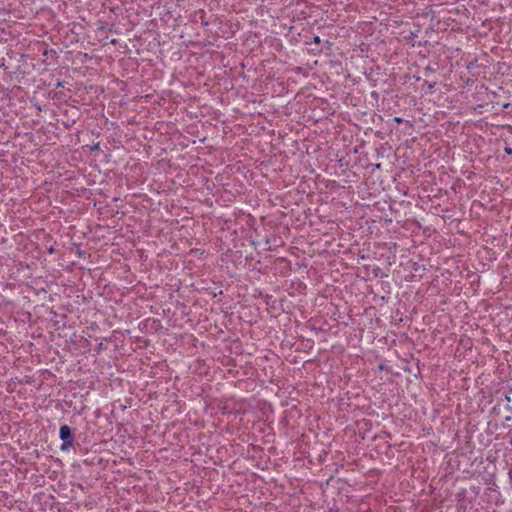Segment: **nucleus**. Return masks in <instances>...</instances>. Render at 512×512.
Masks as SVG:
<instances>
[{
    "label": "nucleus",
    "mask_w": 512,
    "mask_h": 512,
    "mask_svg": "<svg viewBox=\"0 0 512 512\" xmlns=\"http://www.w3.org/2000/svg\"><path fill=\"white\" fill-rule=\"evenodd\" d=\"M60 438L64 441L61 447L62 450L72 445L73 437L69 426L63 425L60 427Z\"/></svg>",
    "instance_id": "nucleus-1"
},
{
    "label": "nucleus",
    "mask_w": 512,
    "mask_h": 512,
    "mask_svg": "<svg viewBox=\"0 0 512 512\" xmlns=\"http://www.w3.org/2000/svg\"><path fill=\"white\" fill-rule=\"evenodd\" d=\"M505 151H506L507 153H511V152H512V149H511V148H505Z\"/></svg>",
    "instance_id": "nucleus-2"
}]
</instances>
